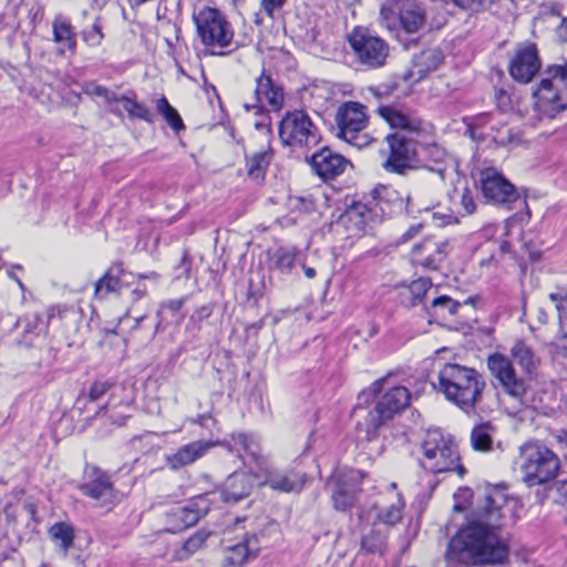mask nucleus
Here are the masks:
<instances>
[{
    "label": "nucleus",
    "instance_id": "obj_1",
    "mask_svg": "<svg viewBox=\"0 0 567 567\" xmlns=\"http://www.w3.org/2000/svg\"><path fill=\"white\" fill-rule=\"evenodd\" d=\"M505 492L487 487L475 518L461 528L449 543L450 559L464 565H501L508 559L509 549L499 536L511 509Z\"/></svg>",
    "mask_w": 567,
    "mask_h": 567
},
{
    "label": "nucleus",
    "instance_id": "obj_2",
    "mask_svg": "<svg viewBox=\"0 0 567 567\" xmlns=\"http://www.w3.org/2000/svg\"><path fill=\"white\" fill-rule=\"evenodd\" d=\"M439 390L446 400L465 412L481 403L486 386L484 377L473 368L457 363H446L440 370Z\"/></svg>",
    "mask_w": 567,
    "mask_h": 567
},
{
    "label": "nucleus",
    "instance_id": "obj_3",
    "mask_svg": "<svg viewBox=\"0 0 567 567\" xmlns=\"http://www.w3.org/2000/svg\"><path fill=\"white\" fill-rule=\"evenodd\" d=\"M420 465L433 474L456 472L463 476L465 467L460 463V452L453 436L440 429L427 430L420 444Z\"/></svg>",
    "mask_w": 567,
    "mask_h": 567
},
{
    "label": "nucleus",
    "instance_id": "obj_4",
    "mask_svg": "<svg viewBox=\"0 0 567 567\" xmlns=\"http://www.w3.org/2000/svg\"><path fill=\"white\" fill-rule=\"evenodd\" d=\"M518 467L529 487L553 481L560 468L558 456L540 442H526L519 447Z\"/></svg>",
    "mask_w": 567,
    "mask_h": 567
},
{
    "label": "nucleus",
    "instance_id": "obj_5",
    "mask_svg": "<svg viewBox=\"0 0 567 567\" xmlns=\"http://www.w3.org/2000/svg\"><path fill=\"white\" fill-rule=\"evenodd\" d=\"M536 107L547 116H555L567 109V62L545 68L542 79L533 90Z\"/></svg>",
    "mask_w": 567,
    "mask_h": 567
},
{
    "label": "nucleus",
    "instance_id": "obj_6",
    "mask_svg": "<svg viewBox=\"0 0 567 567\" xmlns=\"http://www.w3.org/2000/svg\"><path fill=\"white\" fill-rule=\"evenodd\" d=\"M411 401V393L405 386H394L386 391L369 410L363 421L358 422V429L365 433L364 439L372 441L379 430L393 417L405 410Z\"/></svg>",
    "mask_w": 567,
    "mask_h": 567
},
{
    "label": "nucleus",
    "instance_id": "obj_7",
    "mask_svg": "<svg viewBox=\"0 0 567 567\" xmlns=\"http://www.w3.org/2000/svg\"><path fill=\"white\" fill-rule=\"evenodd\" d=\"M368 123L369 116L363 104L344 102L334 115L336 136L353 147L363 148L373 142L372 136L365 132Z\"/></svg>",
    "mask_w": 567,
    "mask_h": 567
},
{
    "label": "nucleus",
    "instance_id": "obj_8",
    "mask_svg": "<svg viewBox=\"0 0 567 567\" xmlns=\"http://www.w3.org/2000/svg\"><path fill=\"white\" fill-rule=\"evenodd\" d=\"M357 61L368 69L382 68L390 53L388 43L369 29L357 27L348 35Z\"/></svg>",
    "mask_w": 567,
    "mask_h": 567
},
{
    "label": "nucleus",
    "instance_id": "obj_9",
    "mask_svg": "<svg viewBox=\"0 0 567 567\" xmlns=\"http://www.w3.org/2000/svg\"><path fill=\"white\" fill-rule=\"evenodd\" d=\"M197 33L205 47L227 48L231 44L234 31L225 17L214 8H203L194 16Z\"/></svg>",
    "mask_w": 567,
    "mask_h": 567
},
{
    "label": "nucleus",
    "instance_id": "obj_10",
    "mask_svg": "<svg viewBox=\"0 0 567 567\" xmlns=\"http://www.w3.org/2000/svg\"><path fill=\"white\" fill-rule=\"evenodd\" d=\"M79 489L84 496L94 501L96 506L107 511L117 503L118 493L111 475L95 465L85 466Z\"/></svg>",
    "mask_w": 567,
    "mask_h": 567
},
{
    "label": "nucleus",
    "instance_id": "obj_11",
    "mask_svg": "<svg viewBox=\"0 0 567 567\" xmlns=\"http://www.w3.org/2000/svg\"><path fill=\"white\" fill-rule=\"evenodd\" d=\"M90 93L101 97L104 101L106 110L115 116L123 117V111L120 107V104H122L130 118H138L147 123H152L153 121L148 107L137 101V95L133 90H128L124 94H118L106 86L93 85Z\"/></svg>",
    "mask_w": 567,
    "mask_h": 567
},
{
    "label": "nucleus",
    "instance_id": "obj_12",
    "mask_svg": "<svg viewBox=\"0 0 567 567\" xmlns=\"http://www.w3.org/2000/svg\"><path fill=\"white\" fill-rule=\"evenodd\" d=\"M279 137L284 145L302 147L318 142L317 127L302 110L287 112L279 123Z\"/></svg>",
    "mask_w": 567,
    "mask_h": 567
},
{
    "label": "nucleus",
    "instance_id": "obj_13",
    "mask_svg": "<svg viewBox=\"0 0 567 567\" xmlns=\"http://www.w3.org/2000/svg\"><path fill=\"white\" fill-rule=\"evenodd\" d=\"M385 141L389 146V156L382 167L389 173L404 175L413 167L416 156L415 137L404 132H394L388 134Z\"/></svg>",
    "mask_w": 567,
    "mask_h": 567
},
{
    "label": "nucleus",
    "instance_id": "obj_14",
    "mask_svg": "<svg viewBox=\"0 0 567 567\" xmlns=\"http://www.w3.org/2000/svg\"><path fill=\"white\" fill-rule=\"evenodd\" d=\"M482 193L487 202L512 209L516 203H525L517 188L495 168L481 172Z\"/></svg>",
    "mask_w": 567,
    "mask_h": 567
},
{
    "label": "nucleus",
    "instance_id": "obj_15",
    "mask_svg": "<svg viewBox=\"0 0 567 567\" xmlns=\"http://www.w3.org/2000/svg\"><path fill=\"white\" fill-rule=\"evenodd\" d=\"M540 69L542 59L537 45L529 41L518 43L507 66L511 78L517 83L527 84L534 80Z\"/></svg>",
    "mask_w": 567,
    "mask_h": 567
},
{
    "label": "nucleus",
    "instance_id": "obj_16",
    "mask_svg": "<svg viewBox=\"0 0 567 567\" xmlns=\"http://www.w3.org/2000/svg\"><path fill=\"white\" fill-rule=\"evenodd\" d=\"M487 368L497 380L503 391L511 398L522 402L527 393L525 381L516 374L513 362L502 353L487 357Z\"/></svg>",
    "mask_w": 567,
    "mask_h": 567
},
{
    "label": "nucleus",
    "instance_id": "obj_17",
    "mask_svg": "<svg viewBox=\"0 0 567 567\" xmlns=\"http://www.w3.org/2000/svg\"><path fill=\"white\" fill-rule=\"evenodd\" d=\"M380 16L388 29L391 30L399 20L402 30L411 34L416 33L425 23L423 9L413 0H403L391 7L383 6Z\"/></svg>",
    "mask_w": 567,
    "mask_h": 567
},
{
    "label": "nucleus",
    "instance_id": "obj_18",
    "mask_svg": "<svg viewBox=\"0 0 567 567\" xmlns=\"http://www.w3.org/2000/svg\"><path fill=\"white\" fill-rule=\"evenodd\" d=\"M312 172L323 182L341 176L351 162L329 146L315 152L308 159Z\"/></svg>",
    "mask_w": 567,
    "mask_h": 567
},
{
    "label": "nucleus",
    "instance_id": "obj_19",
    "mask_svg": "<svg viewBox=\"0 0 567 567\" xmlns=\"http://www.w3.org/2000/svg\"><path fill=\"white\" fill-rule=\"evenodd\" d=\"M328 485L333 486L331 498L333 507L337 511L346 512L354 505L357 494V472H336L329 478Z\"/></svg>",
    "mask_w": 567,
    "mask_h": 567
},
{
    "label": "nucleus",
    "instance_id": "obj_20",
    "mask_svg": "<svg viewBox=\"0 0 567 567\" xmlns=\"http://www.w3.org/2000/svg\"><path fill=\"white\" fill-rule=\"evenodd\" d=\"M375 112L391 128L396 130L395 132H404L409 136H414L422 131V121L414 112L395 105H380Z\"/></svg>",
    "mask_w": 567,
    "mask_h": 567
},
{
    "label": "nucleus",
    "instance_id": "obj_21",
    "mask_svg": "<svg viewBox=\"0 0 567 567\" xmlns=\"http://www.w3.org/2000/svg\"><path fill=\"white\" fill-rule=\"evenodd\" d=\"M255 101L256 103L252 107L258 110L265 104L269 105L274 111H279L284 106V89L274 81L265 69L256 79Z\"/></svg>",
    "mask_w": 567,
    "mask_h": 567
},
{
    "label": "nucleus",
    "instance_id": "obj_22",
    "mask_svg": "<svg viewBox=\"0 0 567 567\" xmlns=\"http://www.w3.org/2000/svg\"><path fill=\"white\" fill-rule=\"evenodd\" d=\"M447 245L446 241L425 239L413 247L412 260L424 269L437 270L446 258Z\"/></svg>",
    "mask_w": 567,
    "mask_h": 567
},
{
    "label": "nucleus",
    "instance_id": "obj_23",
    "mask_svg": "<svg viewBox=\"0 0 567 567\" xmlns=\"http://www.w3.org/2000/svg\"><path fill=\"white\" fill-rule=\"evenodd\" d=\"M206 513L207 508L200 507L198 502L174 507L166 514L165 530L171 534L184 532L194 526Z\"/></svg>",
    "mask_w": 567,
    "mask_h": 567
},
{
    "label": "nucleus",
    "instance_id": "obj_24",
    "mask_svg": "<svg viewBox=\"0 0 567 567\" xmlns=\"http://www.w3.org/2000/svg\"><path fill=\"white\" fill-rule=\"evenodd\" d=\"M256 472H234L221 488V497L226 503H238L248 497L257 485Z\"/></svg>",
    "mask_w": 567,
    "mask_h": 567
},
{
    "label": "nucleus",
    "instance_id": "obj_25",
    "mask_svg": "<svg viewBox=\"0 0 567 567\" xmlns=\"http://www.w3.org/2000/svg\"><path fill=\"white\" fill-rule=\"evenodd\" d=\"M213 446H215L214 442L209 441L190 442L181 446L176 452L165 455V464L172 471L181 470L202 458Z\"/></svg>",
    "mask_w": 567,
    "mask_h": 567
},
{
    "label": "nucleus",
    "instance_id": "obj_26",
    "mask_svg": "<svg viewBox=\"0 0 567 567\" xmlns=\"http://www.w3.org/2000/svg\"><path fill=\"white\" fill-rule=\"evenodd\" d=\"M258 472L255 473L258 486H269L270 488L290 493L293 492L298 484L295 480L271 466H269L262 458L258 464Z\"/></svg>",
    "mask_w": 567,
    "mask_h": 567
},
{
    "label": "nucleus",
    "instance_id": "obj_27",
    "mask_svg": "<svg viewBox=\"0 0 567 567\" xmlns=\"http://www.w3.org/2000/svg\"><path fill=\"white\" fill-rule=\"evenodd\" d=\"M215 445L226 447L230 452L238 453L243 458V452L258 464L262 457L259 455V445L255 439L246 433H233L223 441L214 442Z\"/></svg>",
    "mask_w": 567,
    "mask_h": 567
},
{
    "label": "nucleus",
    "instance_id": "obj_28",
    "mask_svg": "<svg viewBox=\"0 0 567 567\" xmlns=\"http://www.w3.org/2000/svg\"><path fill=\"white\" fill-rule=\"evenodd\" d=\"M300 256L301 251L297 248L280 247L270 257L269 271L286 277L301 262Z\"/></svg>",
    "mask_w": 567,
    "mask_h": 567
},
{
    "label": "nucleus",
    "instance_id": "obj_29",
    "mask_svg": "<svg viewBox=\"0 0 567 567\" xmlns=\"http://www.w3.org/2000/svg\"><path fill=\"white\" fill-rule=\"evenodd\" d=\"M444 61V54L440 48H429L415 54L412 60V73L419 80L439 69Z\"/></svg>",
    "mask_w": 567,
    "mask_h": 567
},
{
    "label": "nucleus",
    "instance_id": "obj_30",
    "mask_svg": "<svg viewBox=\"0 0 567 567\" xmlns=\"http://www.w3.org/2000/svg\"><path fill=\"white\" fill-rule=\"evenodd\" d=\"M259 551V544L256 535L247 536L243 542L228 547L225 561L229 566L241 567Z\"/></svg>",
    "mask_w": 567,
    "mask_h": 567
},
{
    "label": "nucleus",
    "instance_id": "obj_31",
    "mask_svg": "<svg viewBox=\"0 0 567 567\" xmlns=\"http://www.w3.org/2000/svg\"><path fill=\"white\" fill-rule=\"evenodd\" d=\"M343 217L348 228L360 236L367 231L368 225L372 221L373 212L367 204L357 202L347 208Z\"/></svg>",
    "mask_w": 567,
    "mask_h": 567
},
{
    "label": "nucleus",
    "instance_id": "obj_32",
    "mask_svg": "<svg viewBox=\"0 0 567 567\" xmlns=\"http://www.w3.org/2000/svg\"><path fill=\"white\" fill-rule=\"evenodd\" d=\"M125 274L121 264L111 266L107 271L96 281L94 295L104 299L110 293L120 292L122 289V276Z\"/></svg>",
    "mask_w": 567,
    "mask_h": 567
},
{
    "label": "nucleus",
    "instance_id": "obj_33",
    "mask_svg": "<svg viewBox=\"0 0 567 567\" xmlns=\"http://www.w3.org/2000/svg\"><path fill=\"white\" fill-rule=\"evenodd\" d=\"M274 159V151L268 143L264 151L255 152L251 155H245L246 169L249 178L264 181L266 172Z\"/></svg>",
    "mask_w": 567,
    "mask_h": 567
},
{
    "label": "nucleus",
    "instance_id": "obj_34",
    "mask_svg": "<svg viewBox=\"0 0 567 567\" xmlns=\"http://www.w3.org/2000/svg\"><path fill=\"white\" fill-rule=\"evenodd\" d=\"M462 303L452 299L449 296L442 295L435 297L429 306H425V311L429 316V321L446 320L458 312Z\"/></svg>",
    "mask_w": 567,
    "mask_h": 567
},
{
    "label": "nucleus",
    "instance_id": "obj_35",
    "mask_svg": "<svg viewBox=\"0 0 567 567\" xmlns=\"http://www.w3.org/2000/svg\"><path fill=\"white\" fill-rule=\"evenodd\" d=\"M511 355L526 374L532 375L537 370L539 359L525 342L517 341L511 349Z\"/></svg>",
    "mask_w": 567,
    "mask_h": 567
},
{
    "label": "nucleus",
    "instance_id": "obj_36",
    "mask_svg": "<svg viewBox=\"0 0 567 567\" xmlns=\"http://www.w3.org/2000/svg\"><path fill=\"white\" fill-rule=\"evenodd\" d=\"M49 536L63 557H66L68 550L72 546L75 536L73 527L68 523H55L50 527Z\"/></svg>",
    "mask_w": 567,
    "mask_h": 567
},
{
    "label": "nucleus",
    "instance_id": "obj_37",
    "mask_svg": "<svg viewBox=\"0 0 567 567\" xmlns=\"http://www.w3.org/2000/svg\"><path fill=\"white\" fill-rule=\"evenodd\" d=\"M424 152H425V159L427 162L425 164V167L429 171L437 174L440 176L441 181H444L445 173L447 171V164H446L447 153L445 152V150L442 148L441 146H439L437 144H432V145L426 146Z\"/></svg>",
    "mask_w": 567,
    "mask_h": 567
},
{
    "label": "nucleus",
    "instance_id": "obj_38",
    "mask_svg": "<svg viewBox=\"0 0 567 567\" xmlns=\"http://www.w3.org/2000/svg\"><path fill=\"white\" fill-rule=\"evenodd\" d=\"M53 41L64 43L72 53L76 50V40L73 28L70 22L61 17L55 18L53 22Z\"/></svg>",
    "mask_w": 567,
    "mask_h": 567
},
{
    "label": "nucleus",
    "instance_id": "obj_39",
    "mask_svg": "<svg viewBox=\"0 0 567 567\" xmlns=\"http://www.w3.org/2000/svg\"><path fill=\"white\" fill-rule=\"evenodd\" d=\"M492 431L491 423L474 426L471 433V444L475 451L487 452L492 450Z\"/></svg>",
    "mask_w": 567,
    "mask_h": 567
},
{
    "label": "nucleus",
    "instance_id": "obj_40",
    "mask_svg": "<svg viewBox=\"0 0 567 567\" xmlns=\"http://www.w3.org/2000/svg\"><path fill=\"white\" fill-rule=\"evenodd\" d=\"M156 110L175 132H179L185 128L184 122L177 110L169 104L165 96L157 100Z\"/></svg>",
    "mask_w": 567,
    "mask_h": 567
},
{
    "label": "nucleus",
    "instance_id": "obj_41",
    "mask_svg": "<svg viewBox=\"0 0 567 567\" xmlns=\"http://www.w3.org/2000/svg\"><path fill=\"white\" fill-rule=\"evenodd\" d=\"M492 130L494 131L493 140L499 146L517 145L520 143V133L507 124H502Z\"/></svg>",
    "mask_w": 567,
    "mask_h": 567
},
{
    "label": "nucleus",
    "instance_id": "obj_42",
    "mask_svg": "<svg viewBox=\"0 0 567 567\" xmlns=\"http://www.w3.org/2000/svg\"><path fill=\"white\" fill-rule=\"evenodd\" d=\"M403 508L404 502L399 497L395 503L381 509L378 514V518L386 525L394 526L402 519Z\"/></svg>",
    "mask_w": 567,
    "mask_h": 567
},
{
    "label": "nucleus",
    "instance_id": "obj_43",
    "mask_svg": "<svg viewBox=\"0 0 567 567\" xmlns=\"http://www.w3.org/2000/svg\"><path fill=\"white\" fill-rule=\"evenodd\" d=\"M431 286L432 282L430 279L420 278L414 280L409 287V293L411 295L410 305L416 306L417 303H421Z\"/></svg>",
    "mask_w": 567,
    "mask_h": 567
},
{
    "label": "nucleus",
    "instance_id": "obj_44",
    "mask_svg": "<svg viewBox=\"0 0 567 567\" xmlns=\"http://www.w3.org/2000/svg\"><path fill=\"white\" fill-rule=\"evenodd\" d=\"M100 20L96 18L92 27L81 33L83 41L90 47H99L104 39Z\"/></svg>",
    "mask_w": 567,
    "mask_h": 567
},
{
    "label": "nucleus",
    "instance_id": "obj_45",
    "mask_svg": "<svg viewBox=\"0 0 567 567\" xmlns=\"http://www.w3.org/2000/svg\"><path fill=\"white\" fill-rule=\"evenodd\" d=\"M383 543L380 538V535L375 532H371L370 534L362 537L361 548L370 554H381L382 553Z\"/></svg>",
    "mask_w": 567,
    "mask_h": 567
},
{
    "label": "nucleus",
    "instance_id": "obj_46",
    "mask_svg": "<svg viewBox=\"0 0 567 567\" xmlns=\"http://www.w3.org/2000/svg\"><path fill=\"white\" fill-rule=\"evenodd\" d=\"M114 386V382L110 380H96L92 383L89 390V400L91 402H95L100 400L103 395H105Z\"/></svg>",
    "mask_w": 567,
    "mask_h": 567
},
{
    "label": "nucleus",
    "instance_id": "obj_47",
    "mask_svg": "<svg viewBox=\"0 0 567 567\" xmlns=\"http://www.w3.org/2000/svg\"><path fill=\"white\" fill-rule=\"evenodd\" d=\"M209 536V533H206L204 530H199L195 533L193 536H190L184 544L183 550L187 554H194L197 551L207 540Z\"/></svg>",
    "mask_w": 567,
    "mask_h": 567
},
{
    "label": "nucleus",
    "instance_id": "obj_48",
    "mask_svg": "<svg viewBox=\"0 0 567 567\" xmlns=\"http://www.w3.org/2000/svg\"><path fill=\"white\" fill-rule=\"evenodd\" d=\"M453 3L462 9L478 11L488 9L496 0H452Z\"/></svg>",
    "mask_w": 567,
    "mask_h": 567
},
{
    "label": "nucleus",
    "instance_id": "obj_49",
    "mask_svg": "<svg viewBox=\"0 0 567 567\" xmlns=\"http://www.w3.org/2000/svg\"><path fill=\"white\" fill-rule=\"evenodd\" d=\"M497 109L505 113L512 109L511 95L503 89H496L494 94Z\"/></svg>",
    "mask_w": 567,
    "mask_h": 567
},
{
    "label": "nucleus",
    "instance_id": "obj_50",
    "mask_svg": "<svg viewBox=\"0 0 567 567\" xmlns=\"http://www.w3.org/2000/svg\"><path fill=\"white\" fill-rule=\"evenodd\" d=\"M384 381V378L374 381L368 390H363L359 394V400L368 402L370 399H373L377 394H379L382 391Z\"/></svg>",
    "mask_w": 567,
    "mask_h": 567
},
{
    "label": "nucleus",
    "instance_id": "obj_51",
    "mask_svg": "<svg viewBox=\"0 0 567 567\" xmlns=\"http://www.w3.org/2000/svg\"><path fill=\"white\" fill-rule=\"evenodd\" d=\"M257 110V114L260 115V120L255 122V127L258 131H265L266 135L269 137L271 135L270 128V117L268 114L264 113V106H260V110Z\"/></svg>",
    "mask_w": 567,
    "mask_h": 567
},
{
    "label": "nucleus",
    "instance_id": "obj_52",
    "mask_svg": "<svg viewBox=\"0 0 567 567\" xmlns=\"http://www.w3.org/2000/svg\"><path fill=\"white\" fill-rule=\"evenodd\" d=\"M461 205L467 215L475 212L476 205L472 192L468 188H464L461 196Z\"/></svg>",
    "mask_w": 567,
    "mask_h": 567
},
{
    "label": "nucleus",
    "instance_id": "obj_53",
    "mask_svg": "<svg viewBox=\"0 0 567 567\" xmlns=\"http://www.w3.org/2000/svg\"><path fill=\"white\" fill-rule=\"evenodd\" d=\"M213 306L212 305H205L200 308L196 309L195 312L190 316L192 322H198L200 323L203 320L209 318L213 313Z\"/></svg>",
    "mask_w": 567,
    "mask_h": 567
},
{
    "label": "nucleus",
    "instance_id": "obj_54",
    "mask_svg": "<svg viewBox=\"0 0 567 567\" xmlns=\"http://www.w3.org/2000/svg\"><path fill=\"white\" fill-rule=\"evenodd\" d=\"M287 0H261L260 6L267 16L272 17L274 11L284 7Z\"/></svg>",
    "mask_w": 567,
    "mask_h": 567
},
{
    "label": "nucleus",
    "instance_id": "obj_55",
    "mask_svg": "<svg viewBox=\"0 0 567 567\" xmlns=\"http://www.w3.org/2000/svg\"><path fill=\"white\" fill-rule=\"evenodd\" d=\"M185 300L181 299H171L162 302L161 309L157 311V317H161L163 309H169L173 313H176L183 307Z\"/></svg>",
    "mask_w": 567,
    "mask_h": 567
},
{
    "label": "nucleus",
    "instance_id": "obj_56",
    "mask_svg": "<svg viewBox=\"0 0 567 567\" xmlns=\"http://www.w3.org/2000/svg\"><path fill=\"white\" fill-rule=\"evenodd\" d=\"M395 195H396L395 192L390 190L388 187L382 186V185H380L371 190V196L375 200L380 199V198H391Z\"/></svg>",
    "mask_w": 567,
    "mask_h": 567
},
{
    "label": "nucleus",
    "instance_id": "obj_57",
    "mask_svg": "<svg viewBox=\"0 0 567 567\" xmlns=\"http://www.w3.org/2000/svg\"><path fill=\"white\" fill-rule=\"evenodd\" d=\"M556 34L561 42H567V17L561 19L560 24L556 29Z\"/></svg>",
    "mask_w": 567,
    "mask_h": 567
},
{
    "label": "nucleus",
    "instance_id": "obj_58",
    "mask_svg": "<svg viewBox=\"0 0 567 567\" xmlns=\"http://www.w3.org/2000/svg\"><path fill=\"white\" fill-rule=\"evenodd\" d=\"M146 293H147V291L145 288L137 287L131 291L130 301L132 303H135L138 300H141L142 298H144L146 296Z\"/></svg>",
    "mask_w": 567,
    "mask_h": 567
},
{
    "label": "nucleus",
    "instance_id": "obj_59",
    "mask_svg": "<svg viewBox=\"0 0 567 567\" xmlns=\"http://www.w3.org/2000/svg\"><path fill=\"white\" fill-rule=\"evenodd\" d=\"M550 300L557 302L556 307L559 310L560 309V302L564 300H567V289H564L559 292H553L549 295Z\"/></svg>",
    "mask_w": 567,
    "mask_h": 567
},
{
    "label": "nucleus",
    "instance_id": "obj_60",
    "mask_svg": "<svg viewBox=\"0 0 567 567\" xmlns=\"http://www.w3.org/2000/svg\"><path fill=\"white\" fill-rule=\"evenodd\" d=\"M422 228V225L421 224H417V225H414V226H411L405 233L404 235L402 236V240L403 241H408L410 239H412L419 231L420 229Z\"/></svg>",
    "mask_w": 567,
    "mask_h": 567
},
{
    "label": "nucleus",
    "instance_id": "obj_61",
    "mask_svg": "<svg viewBox=\"0 0 567 567\" xmlns=\"http://www.w3.org/2000/svg\"><path fill=\"white\" fill-rule=\"evenodd\" d=\"M18 507H19V504H17V505H12V504L6 505L4 514H6L8 519H11V520L16 519Z\"/></svg>",
    "mask_w": 567,
    "mask_h": 567
},
{
    "label": "nucleus",
    "instance_id": "obj_62",
    "mask_svg": "<svg viewBox=\"0 0 567 567\" xmlns=\"http://www.w3.org/2000/svg\"><path fill=\"white\" fill-rule=\"evenodd\" d=\"M128 419H130V415H120L118 417L113 419L112 423L117 426H124Z\"/></svg>",
    "mask_w": 567,
    "mask_h": 567
},
{
    "label": "nucleus",
    "instance_id": "obj_63",
    "mask_svg": "<svg viewBox=\"0 0 567 567\" xmlns=\"http://www.w3.org/2000/svg\"><path fill=\"white\" fill-rule=\"evenodd\" d=\"M557 441L560 444H565L567 446V429L559 431V433L557 434Z\"/></svg>",
    "mask_w": 567,
    "mask_h": 567
},
{
    "label": "nucleus",
    "instance_id": "obj_64",
    "mask_svg": "<svg viewBox=\"0 0 567 567\" xmlns=\"http://www.w3.org/2000/svg\"><path fill=\"white\" fill-rule=\"evenodd\" d=\"M302 268L307 278L312 279L316 276V270L312 267H307L302 264Z\"/></svg>",
    "mask_w": 567,
    "mask_h": 567
}]
</instances>
